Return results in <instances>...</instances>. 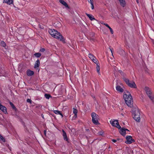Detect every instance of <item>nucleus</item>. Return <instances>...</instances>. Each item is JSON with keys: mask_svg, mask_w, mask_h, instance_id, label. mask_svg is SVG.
Listing matches in <instances>:
<instances>
[{"mask_svg": "<svg viewBox=\"0 0 154 154\" xmlns=\"http://www.w3.org/2000/svg\"><path fill=\"white\" fill-rule=\"evenodd\" d=\"M126 92L127 94H125V92H124L123 97L126 104L128 106L131 107L133 106L132 97L129 91H126Z\"/></svg>", "mask_w": 154, "mask_h": 154, "instance_id": "1", "label": "nucleus"}, {"mask_svg": "<svg viewBox=\"0 0 154 154\" xmlns=\"http://www.w3.org/2000/svg\"><path fill=\"white\" fill-rule=\"evenodd\" d=\"M122 79L126 84L130 87L134 88H137V86L134 82L133 81L130 82L128 79L125 77H123Z\"/></svg>", "mask_w": 154, "mask_h": 154, "instance_id": "2", "label": "nucleus"}, {"mask_svg": "<svg viewBox=\"0 0 154 154\" xmlns=\"http://www.w3.org/2000/svg\"><path fill=\"white\" fill-rule=\"evenodd\" d=\"M91 116L92 118V122L93 123L96 125L99 124L98 121L99 116L95 113L93 112L91 114Z\"/></svg>", "mask_w": 154, "mask_h": 154, "instance_id": "3", "label": "nucleus"}, {"mask_svg": "<svg viewBox=\"0 0 154 154\" xmlns=\"http://www.w3.org/2000/svg\"><path fill=\"white\" fill-rule=\"evenodd\" d=\"M54 36L53 37L54 38L60 39V41H62L63 43H66L65 39L59 32L57 31V33H56V34H54Z\"/></svg>", "mask_w": 154, "mask_h": 154, "instance_id": "4", "label": "nucleus"}, {"mask_svg": "<svg viewBox=\"0 0 154 154\" xmlns=\"http://www.w3.org/2000/svg\"><path fill=\"white\" fill-rule=\"evenodd\" d=\"M144 90L149 98L151 100H152L154 98V97L152 96H151V92L150 91V89L148 87H145L144 88Z\"/></svg>", "mask_w": 154, "mask_h": 154, "instance_id": "5", "label": "nucleus"}, {"mask_svg": "<svg viewBox=\"0 0 154 154\" xmlns=\"http://www.w3.org/2000/svg\"><path fill=\"white\" fill-rule=\"evenodd\" d=\"M62 135L63 137L64 140L66 141L67 142V145H70V141L69 140V138L67 137L65 131L63 130H62Z\"/></svg>", "mask_w": 154, "mask_h": 154, "instance_id": "6", "label": "nucleus"}, {"mask_svg": "<svg viewBox=\"0 0 154 154\" xmlns=\"http://www.w3.org/2000/svg\"><path fill=\"white\" fill-rule=\"evenodd\" d=\"M126 138L127 140L125 142L128 144H130L135 142V140L133 139L131 136H127Z\"/></svg>", "mask_w": 154, "mask_h": 154, "instance_id": "7", "label": "nucleus"}, {"mask_svg": "<svg viewBox=\"0 0 154 154\" xmlns=\"http://www.w3.org/2000/svg\"><path fill=\"white\" fill-rule=\"evenodd\" d=\"M48 32L53 37L54 36V34H56V33H57V31L54 29H50L48 30Z\"/></svg>", "mask_w": 154, "mask_h": 154, "instance_id": "8", "label": "nucleus"}, {"mask_svg": "<svg viewBox=\"0 0 154 154\" xmlns=\"http://www.w3.org/2000/svg\"><path fill=\"white\" fill-rule=\"evenodd\" d=\"M132 112L133 115L140 114L139 110L137 108L133 109Z\"/></svg>", "mask_w": 154, "mask_h": 154, "instance_id": "9", "label": "nucleus"}, {"mask_svg": "<svg viewBox=\"0 0 154 154\" xmlns=\"http://www.w3.org/2000/svg\"><path fill=\"white\" fill-rule=\"evenodd\" d=\"M134 119L136 121L139 122L140 121V114L133 115Z\"/></svg>", "mask_w": 154, "mask_h": 154, "instance_id": "10", "label": "nucleus"}, {"mask_svg": "<svg viewBox=\"0 0 154 154\" xmlns=\"http://www.w3.org/2000/svg\"><path fill=\"white\" fill-rule=\"evenodd\" d=\"M0 109L5 114L7 113L6 108L2 105L1 103H0Z\"/></svg>", "mask_w": 154, "mask_h": 154, "instance_id": "11", "label": "nucleus"}, {"mask_svg": "<svg viewBox=\"0 0 154 154\" xmlns=\"http://www.w3.org/2000/svg\"><path fill=\"white\" fill-rule=\"evenodd\" d=\"M116 90L118 91L121 93H122L124 91V90L123 89H122L120 86L118 85L117 83V86L116 87Z\"/></svg>", "mask_w": 154, "mask_h": 154, "instance_id": "12", "label": "nucleus"}, {"mask_svg": "<svg viewBox=\"0 0 154 154\" xmlns=\"http://www.w3.org/2000/svg\"><path fill=\"white\" fill-rule=\"evenodd\" d=\"M119 132L123 136H125V135L126 132L125 131L124 128H122L120 129Z\"/></svg>", "mask_w": 154, "mask_h": 154, "instance_id": "13", "label": "nucleus"}, {"mask_svg": "<svg viewBox=\"0 0 154 154\" xmlns=\"http://www.w3.org/2000/svg\"><path fill=\"white\" fill-rule=\"evenodd\" d=\"M59 2L65 7L69 8V7L67 3L63 0H59Z\"/></svg>", "mask_w": 154, "mask_h": 154, "instance_id": "14", "label": "nucleus"}, {"mask_svg": "<svg viewBox=\"0 0 154 154\" xmlns=\"http://www.w3.org/2000/svg\"><path fill=\"white\" fill-rule=\"evenodd\" d=\"M34 74L33 71H31L30 69H28L27 71V74L28 76H31L33 75Z\"/></svg>", "mask_w": 154, "mask_h": 154, "instance_id": "15", "label": "nucleus"}, {"mask_svg": "<svg viewBox=\"0 0 154 154\" xmlns=\"http://www.w3.org/2000/svg\"><path fill=\"white\" fill-rule=\"evenodd\" d=\"M40 65V61L38 59L35 62L34 68H36L37 67L38 68L39 67Z\"/></svg>", "mask_w": 154, "mask_h": 154, "instance_id": "16", "label": "nucleus"}, {"mask_svg": "<svg viewBox=\"0 0 154 154\" xmlns=\"http://www.w3.org/2000/svg\"><path fill=\"white\" fill-rule=\"evenodd\" d=\"M120 2V5L123 7H124L125 5V0H119Z\"/></svg>", "mask_w": 154, "mask_h": 154, "instance_id": "17", "label": "nucleus"}, {"mask_svg": "<svg viewBox=\"0 0 154 154\" xmlns=\"http://www.w3.org/2000/svg\"><path fill=\"white\" fill-rule=\"evenodd\" d=\"M86 15L89 18L90 20H95V19L92 15L87 13H86Z\"/></svg>", "mask_w": 154, "mask_h": 154, "instance_id": "18", "label": "nucleus"}, {"mask_svg": "<svg viewBox=\"0 0 154 154\" xmlns=\"http://www.w3.org/2000/svg\"><path fill=\"white\" fill-rule=\"evenodd\" d=\"M4 1L9 5L12 4L13 2V0H4Z\"/></svg>", "mask_w": 154, "mask_h": 154, "instance_id": "19", "label": "nucleus"}, {"mask_svg": "<svg viewBox=\"0 0 154 154\" xmlns=\"http://www.w3.org/2000/svg\"><path fill=\"white\" fill-rule=\"evenodd\" d=\"M104 25H105L106 27H107L108 28H109L110 30V32H111V33L112 34H113V31L112 30V28H111L110 26H109L107 23H104Z\"/></svg>", "mask_w": 154, "mask_h": 154, "instance_id": "20", "label": "nucleus"}, {"mask_svg": "<svg viewBox=\"0 0 154 154\" xmlns=\"http://www.w3.org/2000/svg\"><path fill=\"white\" fill-rule=\"evenodd\" d=\"M10 104L11 106V108L15 111H16L17 110V109L16 108V107L11 102H10Z\"/></svg>", "mask_w": 154, "mask_h": 154, "instance_id": "21", "label": "nucleus"}, {"mask_svg": "<svg viewBox=\"0 0 154 154\" xmlns=\"http://www.w3.org/2000/svg\"><path fill=\"white\" fill-rule=\"evenodd\" d=\"M97 67H96V69H97V72L98 74L100 75V67L99 66V65H98V64H97Z\"/></svg>", "mask_w": 154, "mask_h": 154, "instance_id": "22", "label": "nucleus"}, {"mask_svg": "<svg viewBox=\"0 0 154 154\" xmlns=\"http://www.w3.org/2000/svg\"><path fill=\"white\" fill-rule=\"evenodd\" d=\"M34 55L36 57L38 58L41 55V53L38 52L34 54Z\"/></svg>", "mask_w": 154, "mask_h": 154, "instance_id": "23", "label": "nucleus"}, {"mask_svg": "<svg viewBox=\"0 0 154 154\" xmlns=\"http://www.w3.org/2000/svg\"><path fill=\"white\" fill-rule=\"evenodd\" d=\"M116 126L115 127H116V128H118L119 129H120L121 128V127L120 126V125H119V123L118 121L117 120H116Z\"/></svg>", "mask_w": 154, "mask_h": 154, "instance_id": "24", "label": "nucleus"}, {"mask_svg": "<svg viewBox=\"0 0 154 154\" xmlns=\"http://www.w3.org/2000/svg\"><path fill=\"white\" fill-rule=\"evenodd\" d=\"M73 113H74L75 115V117H76L77 114L78 112V110L74 108H73Z\"/></svg>", "mask_w": 154, "mask_h": 154, "instance_id": "25", "label": "nucleus"}, {"mask_svg": "<svg viewBox=\"0 0 154 154\" xmlns=\"http://www.w3.org/2000/svg\"><path fill=\"white\" fill-rule=\"evenodd\" d=\"M89 57L90 59H91L92 60L93 59H94L95 58V57L91 54H89Z\"/></svg>", "mask_w": 154, "mask_h": 154, "instance_id": "26", "label": "nucleus"}, {"mask_svg": "<svg viewBox=\"0 0 154 154\" xmlns=\"http://www.w3.org/2000/svg\"><path fill=\"white\" fill-rule=\"evenodd\" d=\"M45 97L47 99H49L50 97H52L51 95L48 94H45Z\"/></svg>", "mask_w": 154, "mask_h": 154, "instance_id": "27", "label": "nucleus"}, {"mask_svg": "<svg viewBox=\"0 0 154 154\" xmlns=\"http://www.w3.org/2000/svg\"><path fill=\"white\" fill-rule=\"evenodd\" d=\"M1 45L3 47H5L6 46V43L3 41H2L1 42Z\"/></svg>", "mask_w": 154, "mask_h": 154, "instance_id": "28", "label": "nucleus"}, {"mask_svg": "<svg viewBox=\"0 0 154 154\" xmlns=\"http://www.w3.org/2000/svg\"><path fill=\"white\" fill-rule=\"evenodd\" d=\"M116 120H115L114 121H112V122H111V121H110V123L111 124H112V126H116Z\"/></svg>", "mask_w": 154, "mask_h": 154, "instance_id": "29", "label": "nucleus"}, {"mask_svg": "<svg viewBox=\"0 0 154 154\" xmlns=\"http://www.w3.org/2000/svg\"><path fill=\"white\" fill-rule=\"evenodd\" d=\"M54 112L55 114L60 115L61 112L59 110H55L54 111Z\"/></svg>", "mask_w": 154, "mask_h": 154, "instance_id": "30", "label": "nucleus"}, {"mask_svg": "<svg viewBox=\"0 0 154 154\" xmlns=\"http://www.w3.org/2000/svg\"><path fill=\"white\" fill-rule=\"evenodd\" d=\"M0 140H2L3 142H5V139L0 134Z\"/></svg>", "mask_w": 154, "mask_h": 154, "instance_id": "31", "label": "nucleus"}, {"mask_svg": "<svg viewBox=\"0 0 154 154\" xmlns=\"http://www.w3.org/2000/svg\"><path fill=\"white\" fill-rule=\"evenodd\" d=\"M124 52V50L121 49H119V50L118 51V52L120 54H122Z\"/></svg>", "mask_w": 154, "mask_h": 154, "instance_id": "32", "label": "nucleus"}, {"mask_svg": "<svg viewBox=\"0 0 154 154\" xmlns=\"http://www.w3.org/2000/svg\"><path fill=\"white\" fill-rule=\"evenodd\" d=\"M92 61L94 63H96V64H98V61L97 60L96 58H95L94 59H93Z\"/></svg>", "mask_w": 154, "mask_h": 154, "instance_id": "33", "label": "nucleus"}, {"mask_svg": "<svg viewBox=\"0 0 154 154\" xmlns=\"http://www.w3.org/2000/svg\"><path fill=\"white\" fill-rule=\"evenodd\" d=\"M120 140H121V141H122V140H121L119 139H117V140H115V139H112V141L113 142H114V143H115L116 142H117V140L118 141H119Z\"/></svg>", "mask_w": 154, "mask_h": 154, "instance_id": "34", "label": "nucleus"}, {"mask_svg": "<svg viewBox=\"0 0 154 154\" xmlns=\"http://www.w3.org/2000/svg\"><path fill=\"white\" fill-rule=\"evenodd\" d=\"M98 134L99 135H100L102 136L103 134L104 133L103 131H99L98 132Z\"/></svg>", "mask_w": 154, "mask_h": 154, "instance_id": "35", "label": "nucleus"}, {"mask_svg": "<svg viewBox=\"0 0 154 154\" xmlns=\"http://www.w3.org/2000/svg\"><path fill=\"white\" fill-rule=\"evenodd\" d=\"M26 101L27 102L29 103H30L31 104L32 103V101L31 100L29 99H27Z\"/></svg>", "mask_w": 154, "mask_h": 154, "instance_id": "36", "label": "nucleus"}, {"mask_svg": "<svg viewBox=\"0 0 154 154\" xmlns=\"http://www.w3.org/2000/svg\"><path fill=\"white\" fill-rule=\"evenodd\" d=\"M119 72L121 74V75H122L123 76L124 75V73L121 70H119Z\"/></svg>", "mask_w": 154, "mask_h": 154, "instance_id": "37", "label": "nucleus"}, {"mask_svg": "<svg viewBox=\"0 0 154 154\" xmlns=\"http://www.w3.org/2000/svg\"><path fill=\"white\" fill-rule=\"evenodd\" d=\"M45 51V49L44 48H42L40 50V51L41 52H44Z\"/></svg>", "mask_w": 154, "mask_h": 154, "instance_id": "38", "label": "nucleus"}, {"mask_svg": "<svg viewBox=\"0 0 154 154\" xmlns=\"http://www.w3.org/2000/svg\"><path fill=\"white\" fill-rule=\"evenodd\" d=\"M91 9H94V5L93 4V3H91Z\"/></svg>", "mask_w": 154, "mask_h": 154, "instance_id": "39", "label": "nucleus"}, {"mask_svg": "<svg viewBox=\"0 0 154 154\" xmlns=\"http://www.w3.org/2000/svg\"><path fill=\"white\" fill-rule=\"evenodd\" d=\"M110 50L111 52V53H112V55H113V53H112V51L113 50V48H110Z\"/></svg>", "mask_w": 154, "mask_h": 154, "instance_id": "40", "label": "nucleus"}, {"mask_svg": "<svg viewBox=\"0 0 154 154\" xmlns=\"http://www.w3.org/2000/svg\"><path fill=\"white\" fill-rule=\"evenodd\" d=\"M90 35L91 37H93L94 36V33L93 32H92Z\"/></svg>", "mask_w": 154, "mask_h": 154, "instance_id": "41", "label": "nucleus"}, {"mask_svg": "<svg viewBox=\"0 0 154 154\" xmlns=\"http://www.w3.org/2000/svg\"><path fill=\"white\" fill-rule=\"evenodd\" d=\"M89 1H88V2H89L91 4V3H93V0H89Z\"/></svg>", "mask_w": 154, "mask_h": 154, "instance_id": "42", "label": "nucleus"}, {"mask_svg": "<svg viewBox=\"0 0 154 154\" xmlns=\"http://www.w3.org/2000/svg\"><path fill=\"white\" fill-rule=\"evenodd\" d=\"M44 134L45 135H46V130H45L44 131Z\"/></svg>", "mask_w": 154, "mask_h": 154, "instance_id": "43", "label": "nucleus"}, {"mask_svg": "<svg viewBox=\"0 0 154 154\" xmlns=\"http://www.w3.org/2000/svg\"><path fill=\"white\" fill-rule=\"evenodd\" d=\"M124 129H125V132H126V131H129L128 129H126V128H124Z\"/></svg>", "mask_w": 154, "mask_h": 154, "instance_id": "44", "label": "nucleus"}, {"mask_svg": "<svg viewBox=\"0 0 154 154\" xmlns=\"http://www.w3.org/2000/svg\"><path fill=\"white\" fill-rule=\"evenodd\" d=\"M41 116H42V118L43 119H44V115H43V114H41Z\"/></svg>", "mask_w": 154, "mask_h": 154, "instance_id": "45", "label": "nucleus"}, {"mask_svg": "<svg viewBox=\"0 0 154 154\" xmlns=\"http://www.w3.org/2000/svg\"><path fill=\"white\" fill-rule=\"evenodd\" d=\"M60 115L61 116V117L62 118L63 117V116L61 112L60 113Z\"/></svg>", "mask_w": 154, "mask_h": 154, "instance_id": "46", "label": "nucleus"}, {"mask_svg": "<svg viewBox=\"0 0 154 154\" xmlns=\"http://www.w3.org/2000/svg\"><path fill=\"white\" fill-rule=\"evenodd\" d=\"M136 2L137 3H139L138 0H136Z\"/></svg>", "mask_w": 154, "mask_h": 154, "instance_id": "47", "label": "nucleus"}, {"mask_svg": "<svg viewBox=\"0 0 154 154\" xmlns=\"http://www.w3.org/2000/svg\"><path fill=\"white\" fill-rule=\"evenodd\" d=\"M86 131H89V129H86Z\"/></svg>", "mask_w": 154, "mask_h": 154, "instance_id": "48", "label": "nucleus"}, {"mask_svg": "<svg viewBox=\"0 0 154 154\" xmlns=\"http://www.w3.org/2000/svg\"><path fill=\"white\" fill-rule=\"evenodd\" d=\"M90 40H94V39L93 38H91L90 39Z\"/></svg>", "mask_w": 154, "mask_h": 154, "instance_id": "49", "label": "nucleus"}, {"mask_svg": "<svg viewBox=\"0 0 154 154\" xmlns=\"http://www.w3.org/2000/svg\"><path fill=\"white\" fill-rule=\"evenodd\" d=\"M121 115L123 116H124V114L123 113H121Z\"/></svg>", "mask_w": 154, "mask_h": 154, "instance_id": "50", "label": "nucleus"}, {"mask_svg": "<svg viewBox=\"0 0 154 154\" xmlns=\"http://www.w3.org/2000/svg\"><path fill=\"white\" fill-rule=\"evenodd\" d=\"M74 117H75V115H74Z\"/></svg>", "mask_w": 154, "mask_h": 154, "instance_id": "51", "label": "nucleus"}]
</instances>
